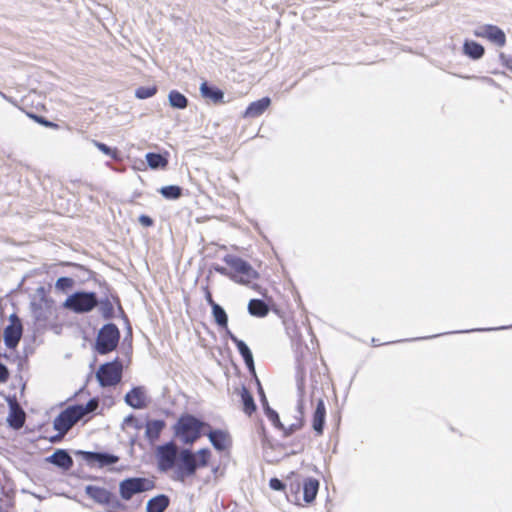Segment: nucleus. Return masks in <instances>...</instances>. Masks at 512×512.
I'll return each mask as SVG.
<instances>
[{
  "label": "nucleus",
  "instance_id": "1",
  "mask_svg": "<svg viewBox=\"0 0 512 512\" xmlns=\"http://www.w3.org/2000/svg\"><path fill=\"white\" fill-rule=\"evenodd\" d=\"M288 500L296 506L305 507L311 505L318 494L320 482L313 477L302 479L296 472L287 476Z\"/></svg>",
  "mask_w": 512,
  "mask_h": 512
},
{
  "label": "nucleus",
  "instance_id": "2",
  "mask_svg": "<svg viewBox=\"0 0 512 512\" xmlns=\"http://www.w3.org/2000/svg\"><path fill=\"white\" fill-rule=\"evenodd\" d=\"M99 401L96 398L90 399L85 406L72 405L61 411V413L54 419L53 426L56 431L64 436L75 423L82 419L88 413L95 411L98 408Z\"/></svg>",
  "mask_w": 512,
  "mask_h": 512
},
{
  "label": "nucleus",
  "instance_id": "3",
  "mask_svg": "<svg viewBox=\"0 0 512 512\" xmlns=\"http://www.w3.org/2000/svg\"><path fill=\"white\" fill-rule=\"evenodd\" d=\"M212 453L208 448H202L196 453L190 450H182L179 454L180 465L177 470V480L182 482L188 477H193L198 468L208 466Z\"/></svg>",
  "mask_w": 512,
  "mask_h": 512
},
{
  "label": "nucleus",
  "instance_id": "4",
  "mask_svg": "<svg viewBox=\"0 0 512 512\" xmlns=\"http://www.w3.org/2000/svg\"><path fill=\"white\" fill-rule=\"evenodd\" d=\"M207 428H210L208 423L188 413L182 414L174 426L176 436H178L184 444L195 443Z\"/></svg>",
  "mask_w": 512,
  "mask_h": 512
},
{
  "label": "nucleus",
  "instance_id": "5",
  "mask_svg": "<svg viewBox=\"0 0 512 512\" xmlns=\"http://www.w3.org/2000/svg\"><path fill=\"white\" fill-rule=\"evenodd\" d=\"M223 261L230 268V279L238 284L249 285L259 278L258 272L242 258L228 254Z\"/></svg>",
  "mask_w": 512,
  "mask_h": 512
},
{
  "label": "nucleus",
  "instance_id": "6",
  "mask_svg": "<svg viewBox=\"0 0 512 512\" xmlns=\"http://www.w3.org/2000/svg\"><path fill=\"white\" fill-rule=\"evenodd\" d=\"M122 375L123 365L118 358L100 365L96 372V378L102 387L118 385L121 382Z\"/></svg>",
  "mask_w": 512,
  "mask_h": 512
},
{
  "label": "nucleus",
  "instance_id": "7",
  "mask_svg": "<svg viewBox=\"0 0 512 512\" xmlns=\"http://www.w3.org/2000/svg\"><path fill=\"white\" fill-rule=\"evenodd\" d=\"M97 304L98 300L95 293L76 292L64 301L63 307L75 313H86L93 310Z\"/></svg>",
  "mask_w": 512,
  "mask_h": 512
},
{
  "label": "nucleus",
  "instance_id": "8",
  "mask_svg": "<svg viewBox=\"0 0 512 512\" xmlns=\"http://www.w3.org/2000/svg\"><path fill=\"white\" fill-rule=\"evenodd\" d=\"M120 339L119 329L115 324L104 325L96 339V350L99 354H108L116 349Z\"/></svg>",
  "mask_w": 512,
  "mask_h": 512
},
{
  "label": "nucleus",
  "instance_id": "9",
  "mask_svg": "<svg viewBox=\"0 0 512 512\" xmlns=\"http://www.w3.org/2000/svg\"><path fill=\"white\" fill-rule=\"evenodd\" d=\"M154 487L152 481L142 477L127 478L120 482L119 493L123 500H130L135 494L146 492Z\"/></svg>",
  "mask_w": 512,
  "mask_h": 512
},
{
  "label": "nucleus",
  "instance_id": "10",
  "mask_svg": "<svg viewBox=\"0 0 512 512\" xmlns=\"http://www.w3.org/2000/svg\"><path fill=\"white\" fill-rule=\"evenodd\" d=\"M178 448L174 442H168L156 448L158 469L163 472L171 470L177 460Z\"/></svg>",
  "mask_w": 512,
  "mask_h": 512
},
{
  "label": "nucleus",
  "instance_id": "11",
  "mask_svg": "<svg viewBox=\"0 0 512 512\" xmlns=\"http://www.w3.org/2000/svg\"><path fill=\"white\" fill-rule=\"evenodd\" d=\"M9 322L4 329V342L9 349H15L22 338L23 326L16 314L10 315Z\"/></svg>",
  "mask_w": 512,
  "mask_h": 512
},
{
  "label": "nucleus",
  "instance_id": "12",
  "mask_svg": "<svg viewBox=\"0 0 512 512\" xmlns=\"http://www.w3.org/2000/svg\"><path fill=\"white\" fill-rule=\"evenodd\" d=\"M474 35L479 38L487 39L498 47H504L506 45V35L504 31L496 25H482L474 31Z\"/></svg>",
  "mask_w": 512,
  "mask_h": 512
},
{
  "label": "nucleus",
  "instance_id": "13",
  "mask_svg": "<svg viewBox=\"0 0 512 512\" xmlns=\"http://www.w3.org/2000/svg\"><path fill=\"white\" fill-rule=\"evenodd\" d=\"M83 458L89 465H97L100 468L116 464L119 461V457L115 455L99 452H83Z\"/></svg>",
  "mask_w": 512,
  "mask_h": 512
},
{
  "label": "nucleus",
  "instance_id": "14",
  "mask_svg": "<svg viewBox=\"0 0 512 512\" xmlns=\"http://www.w3.org/2000/svg\"><path fill=\"white\" fill-rule=\"evenodd\" d=\"M26 414L16 399L9 400V414L7 422L10 427L20 429L23 427Z\"/></svg>",
  "mask_w": 512,
  "mask_h": 512
},
{
  "label": "nucleus",
  "instance_id": "15",
  "mask_svg": "<svg viewBox=\"0 0 512 512\" xmlns=\"http://www.w3.org/2000/svg\"><path fill=\"white\" fill-rule=\"evenodd\" d=\"M227 335L230 338V340L235 344V346L238 349V352L242 356L248 370L255 374V365L253 360V355L249 347L245 344L244 341L238 339L233 333L230 331H227Z\"/></svg>",
  "mask_w": 512,
  "mask_h": 512
},
{
  "label": "nucleus",
  "instance_id": "16",
  "mask_svg": "<svg viewBox=\"0 0 512 512\" xmlns=\"http://www.w3.org/2000/svg\"><path fill=\"white\" fill-rule=\"evenodd\" d=\"M227 335L230 338V340L235 344V346L238 349V352L242 356L248 370L255 374V365L253 360V355L249 347L245 344L244 341L238 339L233 333L230 331H227Z\"/></svg>",
  "mask_w": 512,
  "mask_h": 512
},
{
  "label": "nucleus",
  "instance_id": "17",
  "mask_svg": "<svg viewBox=\"0 0 512 512\" xmlns=\"http://www.w3.org/2000/svg\"><path fill=\"white\" fill-rule=\"evenodd\" d=\"M86 494L99 504L110 505L116 502L115 496L103 487L87 486Z\"/></svg>",
  "mask_w": 512,
  "mask_h": 512
},
{
  "label": "nucleus",
  "instance_id": "18",
  "mask_svg": "<svg viewBox=\"0 0 512 512\" xmlns=\"http://www.w3.org/2000/svg\"><path fill=\"white\" fill-rule=\"evenodd\" d=\"M200 94L202 98L215 105L225 103L224 92L216 86L209 85L207 81L201 83Z\"/></svg>",
  "mask_w": 512,
  "mask_h": 512
},
{
  "label": "nucleus",
  "instance_id": "19",
  "mask_svg": "<svg viewBox=\"0 0 512 512\" xmlns=\"http://www.w3.org/2000/svg\"><path fill=\"white\" fill-rule=\"evenodd\" d=\"M207 436L216 450L223 451L231 445L230 435L225 430H211Z\"/></svg>",
  "mask_w": 512,
  "mask_h": 512
},
{
  "label": "nucleus",
  "instance_id": "20",
  "mask_svg": "<svg viewBox=\"0 0 512 512\" xmlns=\"http://www.w3.org/2000/svg\"><path fill=\"white\" fill-rule=\"evenodd\" d=\"M271 100L269 97H263L257 101H254L248 105L243 117L244 118H256L262 115L270 106Z\"/></svg>",
  "mask_w": 512,
  "mask_h": 512
},
{
  "label": "nucleus",
  "instance_id": "21",
  "mask_svg": "<svg viewBox=\"0 0 512 512\" xmlns=\"http://www.w3.org/2000/svg\"><path fill=\"white\" fill-rule=\"evenodd\" d=\"M326 417V407L322 399H318L312 417V427L317 435H322Z\"/></svg>",
  "mask_w": 512,
  "mask_h": 512
},
{
  "label": "nucleus",
  "instance_id": "22",
  "mask_svg": "<svg viewBox=\"0 0 512 512\" xmlns=\"http://www.w3.org/2000/svg\"><path fill=\"white\" fill-rule=\"evenodd\" d=\"M166 427V422L161 419L148 420L145 425V436L151 442L157 441Z\"/></svg>",
  "mask_w": 512,
  "mask_h": 512
},
{
  "label": "nucleus",
  "instance_id": "23",
  "mask_svg": "<svg viewBox=\"0 0 512 512\" xmlns=\"http://www.w3.org/2000/svg\"><path fill=\"white\" fill-rule=\"evenodd\" d=\"M126 403L135 408L142 409L146 406V396L141 387L131 389L125 396Z\"/></svg>",
  "mask_w": 512,
  "mask_h": 512
},
{
  "label": "nucleus",
  "instance_id": "24",
  "mask_svg": "<svg viewBox=\"0 0 512 512\" xmlns=\"http://www.w3.org/2000/svg\"><path fill=\"white\" fill-rule=\"evenodd\" d=\"M236 391L240 395L243 412L249 417L252 416V414L255 413L257 406L251 392L245 386H242Z\"/></svg>",
  "mask_w": 512,
  "mask_h": 512
},
{
  "label": "nucleus",
  "instance_id": "25",
  "mask_svg": "<svg viewBox=\"0 0 512 512\" xmlns=\"http://www.w3.org/2000/svg\"><path fill=\"white\" fill-rule=\"evenodd\" d=\"M170 504L167 495L160 494L151 498L146 505V512H164Z\"/></svg>",
  "mask_w": 512,
  "mask_h": 512
},
{
  "label": "nucleus",
  "instance_id": "26",
  "mask_svg": "<svg viewBox=\"0 0 512 512\" xmlns=\"http://www.w3.org/2000/svg\"><path fill=\"white\" fill-rule=\"evenodd\" d=\"M48 461L63 469H69L73 465L71 456L65 450H57L48 458Z\"/></svg>",
  "mask_w": 512,
  "mask_h": 512
},
{
  "label": "nucleus",
  "instance_id": "27",
  "mask_svg": "<svg viewBox=\"0 0 512 512\" xmlns=\"http://www.w3.org/2000/svg\"><path fill=\"white\" fill-rule=\"evenodd\" d=\"M463 52L468 57L477 60L483 57L485 53L484 47L472 40H466L463 44Z\"/></svg>",
  "mask_w": 512,
  "mask_h": 512
},
{
  "label": "nucleus",
  "instance_id": "28",
  "mask_svg": "<svg viewBox=\"0 0 512 512\" xmlns=\"http://www.w3.org/2000/svg\"><path fill=\"white\" fill-rule=\"evenodd\" d=\"M248 311L252 316L262 318L269 313V308L263 300L251 299L248 303Z\"/></svg>",
  "mask_w": 512,
  "mask_h": 512
},
{
  "label": "nucleus",
  "instance_id": "29",
  "mask_svg": "<svg viewBox=\"0 0 512 512\" xmlns=\"http://www.w3.org/2000/svg\"><path fill=\"white\" fill-rule=\"evenodd\" d=\"M211 309H212V315H213L215 323L220 328H223L226 331H229L228 330V316H227V313L225 312V310L219 304L213 305V307H211Z\"/></svg>",
  "mask_w": 512,
  "mask_h": 512
},
{
  "label": "nucleus",
  "instance_id": "30",
  "mask_svg": "<svg viewBox=\"0 0 512 512\" xmlns=\"http://www.w3.org/2000/svg\"><path fill=\"white\" fill-rule=\"evenodd\" d=\"M169 103L173 108L185 109L188 106V99L177 90H172L168 96Z\"/></svg>",
  "mask_w": 512,
  "mask_h": 512
},
{
  "label": "nucleus",
  "instance_id": "31",
  "mask_svg": "<svg viewBox=\"0 0 512 512\" xmlns=\"http://www.w3.org/2000/svg\"><path fill=\"white\" fill-rule=\"evenodd\" d=\"M146 161L150 168L152 169H164L168 165V160L164 156L158 153H148L146 154Z\"/></svg>",
  "mask_w": 512,
  "mask_h": 512
},
{
  "label": "nucleus",
  "instance_id": "32",
  "mask_svg": "<svg viewBox=\"0 0 512 512\" xmlns=\"http://www.w3.org/2000/svg\"><path fill=\"white\" fill-rule=\"evenodd\" d=\"M280 446L287 455L299 454L302 453L305 449L304 441L301 438L294 439L291 444L283 443Z\"/></svg>",
  "mask_w": 512,
  "mask_h": 512
},
{
  "label": "nucleus",
  "instance_id": "33",
  "mask_svg": "<svg viewBox=\"0 0 512 512\" xmlns=\"http://www.w3.org/2000/svg\"><path fill=\"white\" fill-rule=\"evenodd\" d=\"M160 193L166 199H178L182 196V188L176 185L164 186Z\"/></svg>",
  "mask_w": 512,
  "mask_h": 512
},
{
  "label": "nucleus",
  "instance_id": "34",
  "mask_svg": "<svg viewBox=\"0 0 512 512\" xmlns=\"http://www.w3.org/2000/svg\"><path fill=\"white\" fill-rule=\"evenodd\" d=\"M74 284L75 282L72 278L60 277L55 283V288L57 291L67 292L68 290L73 288Z\"/></svg>",
  "mask_w": 512,
  "mask_h": 512
},
{
  "label": "nucleus",
  "instance_id": "35",
  "mask_svg": "<svg viewBox=\"0 0 512 512\" xmlns=\"http://www.w3.org/2000/svg\"><path fill=\"white\" fill-rule=\"evenodd\" d=\"M93 143L105 155H108L109 157H111L114 160L119 159V151L117 148H110L106 144H104L102 142H98V141H93Z\"/></svg>",
  "mask_w": 512,
  "mask_h": 512
},
{
  "label": "nucleus",
  "instance_id": "36",
  "mask_svg": "<svg viewBox=\"0 0 512 512\" xmlns=\"http://www.w3.org/2000/svg\"><path fill=\"white\" fill-rule=\"evenodd\" d=\"M157 93L156 86L145 87L141 86L136 89L135 96L139 99H147L154 96Z\"/></svg>",
  "mask_w": 512,
  "mask_h": 512
},
{
  "label": "nucleus",
  "instance_id": "37",
  "mask_svg": "<svg viewBox=\"0 0 512 512\" xmlns=\"http://www.w3.org/2000/svg\"><path fill=\"white\" fill-rule=\"evenodd\" d=\"M265 414H266L267 418L269 419V421H271V423L277 429L283 428V424L280 421V417H279L278 413L275 410H273L272 408L267 406L265 408Z\"/></svg>",
  "mask_w": 512,
  "mask_h": 512
},
{
  "label": "nucleus",
  "instance_id": "38",
  "mask_svg": "<svg viewBox=\"0 0 512 512\" xmlns=\"http://www.w3.org/2000/svg\"><path fill=\"white\" fill-rule=\"evenodd\" d=\"M302 427H303V421L299 420L298 422L293 423V424L289 425L288 427H285L283 425V428H280V430L283 432L284 437H289L296 431L300 430Z\"/></svg>",
  "mask_w": 512,
  "mask_h": 512
},
{
  "label": "nucleus",
  "instance_id": "39",
  "mask_svg": "<svg viewBox=\"0 0 512 512\" xmlns=\"http://www.w3.org/2000/svg\"><path fill=\"white\" fill-rule=\"evenodd\" d=\"M31 118H33L37 123L47 127V128H53V129H58L59 126L58 124L54 123V122H51V121H48L46 120L44 117L42 116H37V115H30Z\"/></svg>",
  "mask_w": 512,
  "mask_h": 512
},
{
  "label": "nucleus",
  "instance_id": "40",
  "mask_svg": "<svg viewBox=\"0 0 512 512\" xmlns=\"http://www.w3.org/2000/svg\"><path fill=\"white\" fill-rule=\"evenodd\" d=\"M269 486L273 490L283 491L285 489V487H286V484H284L278 478H271L270 481H269Z\"/></svg>",
  "mask_w": 512,
  "mask_h": 512
},
{
  "label": "nucleus",
  "instance_id": "41",
  "mask_svg": "<svg viewBox=\"0 0 512 512\" xmlns=\"http://www.w3.org/2000/svg\"><path fill=\"white\" fill-rule=\"evenodd\" d=\"M499 59L503 67L512 70V56L505 53H500Z\"/></svg>",
  "mask_w": 512,
  "mask_h": 512
},
{
  "label": "nucleus",
  "instance_id": "42",
  "mask_svg": "<svg viewBox=\"0 0 512 512\" xmlns=\"http://www.w3.org/2000/svg\"><path fill=\"white\" fill-rule=\"evenodd\" d=\"M10 376L9 370L7 367L0 362V383H5L8 381Z\"/></svg>",
  "mask_w": 512,
  "mask_h": 512
},
{
  "label": "nucleus",
  "instance_id": "43",
  "mask_svg": "<svg viewBox=\"0 0 512 512\" xmlns=\"http://www.w3.org/2000/svg\"><path fill=\"white\" fill-rule=\"evenodd\" d=\"M138 221L144 227H151L154 224L153 219L148 215H140Z\"/></svg>",
  "mask_w": 512,
  "mask_h": 512
},
{
  "label": "nucleus",
  "instance_id": "44",
  "mask_svg": "<svg viewBox=\"0 0 512 512\" xmlns=\"http://www.w3.org/2000/svg\"><path fill=\"white\" fill-rule=\"evenodd\" d=\"M213 270L221 275H224V276L230 278V268L228 266L223 267L220 265H213Z\"/></svg>",
  "mask_w": 512,
  "mask_h": 512
},
{
  "label": "nucleus",
  "instance_id": "45",
  "mask_svg": "<svg viewBox=\"0 0 512 512\" xmlns=\"http://www.w3.org/2000/svg\"><path fill=\"white\" fill-rule=\"evenodd\" d=\"M205 299L207 303L210 305V307H213V305H216L217 303L214 301L212 297V293L208 287L205 288Z\"/></svg>",
  "mask_w": 512,
  "mask_h": 512
},
{
  "label": "nucleus",
  "instance_id": "46",
  "mask_svg": "<svg viewBox=\"0 0 512 512\" xmlns=\"http://www.w3.org/2000/svg\"><path fill=\"white\" fill-rule=\"evenodd\" d=\"M63 266H77L76 264L74 263H70V262H64L62 263Z\"/></svg>",
  "mask_w": 512,
  "mask_h": 512
}]
</instances>
